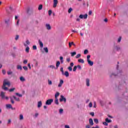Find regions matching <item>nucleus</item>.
Masks as SVG:
<instances>
[{
    "instance_id": "de8ad7c7",
    "label": "nucleus",
    "mask_w": 128,
    "mask_h": 128,
    "mask_svg": "<svg viewBox=\"0 0 128 128\" xmlns=\"http://www.w3.org/2000/svg\"><path fill=\"white\" fill-rule=\"evenodd\" d=\"M76 67L78 68V70H82V66H80V65H78Z\"/></svg>"
},
{
    "instance_id": "6ab92c4d",
    "label": "nucleus",
    "mask_w": 128,
    "mask_h": 128,
    "mask_svg": "<svg viewBox=\"0 0 128 128\" xmlns=\"http://www.w3.org/2000/svg\"><path fill=\"white\" fill-rule=\"evenodd\" d=\"M72 46H76V44L74 42H69V48H72Z\"/></svg>"
},
{
    "instance_id": "8fccbe9b",
    "label": "nucleus",
    "mask_w": 128,
    "mask_h": 128,
    "mask_svg": "<svg viewBox=\"0 0 128 128\" xmlns=\"http://www.w3.org/2000/svg\"><path fill=\"white\" fill-rule=\"evenodd\" d=\"M23 68L24 70H28V67L26 66H23Z\"/></svg>"
},
{
    "instance_id": "603ef678",
    "label": "nucleus",
    "mask_w": 128,
    "mask_h": 128,
    "mask_svg": "<svg viewBox=\"0 0 128 128\" xmlns=\"http://www.w3.org/2000/svg\"><path fill=\"white\" fill-rule=\"evenodd\" d=\"M63 112H64L63 109H60V110H59L60 114H62Z\"/></svg>"
},
{
    "instance_id": "e433bc0d",
    "label": "nucleus",
    "mask_w": 128,
    "mask_h": 128,
    "mask_svg": "<svg viewBox=\"0 0 128 128\" xmlns=\"http://www.w3.org/2000/svg\"><path fill=\"white\" fill-rule=\"evenodd\" d=\"M48 68H56V66L54 65H50L48 66Z\"/></svg>"
},
{
    "instance_id": "f3484780",
    "label": "nucleus",
    "mask_w": 128,
    "mask_h": 128,
    "mask_svg": "<svg viewBox=\"0 0 128 128\" xmlns=\"http://www.w3.org/2000/svg\"><path fill=\"white\" fill-rule=\"evenodd\" d=\"M42 101L38 102V108H40V106H42Z\"/></svg>"
},
{
    "instance_id": "423d86ee",
    "label": "nucleus",
    "mask_w": 128,
    "mask_h": 128,
    "mask_svg": "<svg viewBox=\"0 0 128 128\" xmlns=\"http://www.w3.org/2000/svg\"><path fill=\"white\" fill-rule=\"evenodd\" d=\"M58 0H54V4L53 8H56V6H58Z\"/></svg>"
},
{
    "instance_id": "5fc2aeb1",
    "label": "nucleus",
    "mask_w": 128,
    "mask_h": 128,
    "mask_svg": "<svg viewBox=\"0 0 128 128\" xmlns=\"http://www.w3.org/2000/svg\"><path fill=\"white\" fill-rule=\"evenodd\" d=\"M23 63L26 64H28V60H24Z\"/></svg>"
},
{
    "instance_id": "412c9836",
    "label": "nucleus",
    "mask_w": 128,
    "mask_h": 128,
    "mask_svg": "<svg viewBox=\"0 0 128 128\" xmlns=\"http://www.w3.org/2000/svg\"><path fill=\"white\" fill-rule=\"evenodd\" d=\"M20 82H26V79L24 78V76H20Z\"/></svg>"
},
{
    "instance_id": "6e6d98bb",
    "label": "nucleus",
    "mask_w": 128,
    "mask_h": 128,
    "mask_svg": "<svg viewBox=\"0 0 128 128\" xmlns=\"http://www.w3.org/2000/svg\"><path fill=\"white\" fill-rule=\"evenodd\" d=\"M90 114L91 116H94V112H92L90 113Z\"/></svg>"
},
{
    "instance_id": "e2e57ef3",
    "label": "nucleus",
    "mask_w": 128,
    "mask_h": 128,
    "mask_svg": "<svg viewBox=\"0 0 128 128\" xmlns=\"http://www.w3.org/2000/svg\"><path fill=\"white\" fill-rule=\"evenodd\" d=\"M70 66H71V68H72V66H74V62H71L70 64Z\"/></svg>"
},
{
    "instance_id": "f257e3e1",
    "label": "nucleus",
    "mask_w": 128,
    "mask_h": 128,
    "mask_svg": "<svg viewBox=\"0 0 128 128\" xmlns=\"http://www.w3.org/2000/svg\"><path fill=\"white\" fill-rule=\"evenodd\" d=\"M7 86H10V82L8 80V79L4 80L3 82V86H2V88L4 90H8V88Z\"/></svg>"
},
{
    "instance_id": "3c124183",
    "label": "nucleus",
    "mask_w": 128,
    "mask_h": 128,
    "mask_svg": "<svg viewBox=\"0 0 128 128\" xmlns=\"http://www.w3.org/2000/svg\"><path fill=\"white\" fill-rule=\"evenodd\" d=\"M90 55L87 56V61L90 60Z\"/></svg>"
},
{
    "instance_id": "c9c22d12",
    "label": "nucleus",
    "mask_w": 128,
    "mask_h": 128,
    "mask_svg": "<svg viewBox=\"0 0 128 128\" xmlns=\"http://www.w3.org/2000/svg\"><path fill=\"white\" fill-rule=\"evenodd\" d=\"M60 70L62 72V74H64V68H61Z\"/></svg>"
},
{
    "instance_id": "72a5a7b5",
    "label": "nucleus",
    "mask_w": 128,
    "mask_h": 128,
    "mask_svg": "<svg viewBox=\"0 0 128 128\" xmlns=\"http://www.w3.org/2000/svg\"><path fill=\"white\" fill-rule=\"evenodd\" d=\"M80 56H82V54H78L76 56V58H80Z\"/></svg>"
},
{
    "instance_id": "7c9ffc66",
    "label": "nucleus",
    "mask_w": 128,
    "mask_h": 128,
    "mask_svg": "<svg viewBox=\"0 0 128 128\" xmlns=\"http://www.w3.org/2000/svg\"><path fill=\"white\" fill-rule=\"evenodd\" d=\"M60 60H61V64H64V57L60 56Z\"/></svg>"
},
{
    "instance_id": "5701e85b",
    "label": "nucleus",
    "mask_w": 128,
    "mask_h": 128,
    "mask_svg": "<svg viewBox=\"0 0 128 128\" xmlns=\"http://www.w3.org/2000/svg\"><path fill=\"white\" fill-rule=\"evenodd\" d=\"M78 62H81V64H84V60L83 59H79L78 60Z\"/></svg>"
},
{
    "instance_id": "a18cd8bd",
    "label": "nucleus",
    "mask_w": 128,
    "mask_h": 128,
    "mask_svg": "<svg viewBox=\"0 0 128 128\" xmlns=\"http://www.w3.org/2000/svg\"><path fill=\"white\" fill-rule=\"evenodd\" d=\"M120 40H122V36H120L119 38H118V42H120Z\"/></svg>"
},
{
    "instance_id": "680f3d73",
    "label": "nucleus",
    "mask_w": 128,
    "mask_h": 128,
    "mask_svg": "<svg viewBox=\"0 0 128 128\" xmlns=\"http://www.w3.org/2000/svg\"><path fill=\"white\" fill-rule=\"evenodd\" d=\"M92 14V10L89 11L88 12V15L90 16Z\"/></svg>"
},
{
    "instance_id": "dca6fc26",
    "label": "nucleus",
    "mask_w": 128,
    "mask_h": 128,
    "mask_svg": "<svg viewBox=\"0 0 128 128\" xmlns=\"http://www.w3.org/2000/svg\"><path fill=\"white\" fill-rule=\"evenodd\" d=\"M64 74L66 76V78L70 76V74L68 71H66Z\"/></svg>"
},
{
    "instance_id": "4c0bfd02",
    "label": "nucleus",
    "mask_w": 128,
    "mask_h": 128,
    "mask_svg": "<svg viewBox=\"0 0 128 128\" xmlns=\"http://www.w3.org/2000/svg\"><path fill=\"white\" fill-rule=\"evenodd\" d=\"M88 54V50H84V54Z\"/></svg>"
},
{
    "instance_id": "7ed1b4c3",
    "label": "nucleus",
    "mask_w": 128,
    "mask_h": 128,
    "mask_svg": "<svg viewBox=\"0 0 128 128\" xmlns=\"http://www.w3.org/2000/svg\"><path fill=\"white\" fill-rule=\"evenodd\" d=\"M54 102L53 99H48L46 102V104H48V106H50V104H52V102Z\"/></svg>"
},
{
    "instance_id": "09e8293b",
    "label": "nucleus",
    "mask_w": 128,
    "mask_h": 128,
    "mask_svg": "<svg viewBox=\"0 0 128 128\" xmlns=\"http://www.w3.org/2000/svg\"><path fill=\"white\" fill-rule=\"evenodd\" d=\"M88 106H89V108H92V103L91 102H90V104H88Z\"/></svg>"
},
{
    "instance_id": "9d476101",
    "label": "nucleus",
    "mask_w": 128,
    "mask_h": 128,
    "mask_svg": "<svg viewBox=\"0 0 128 128\" xmlns=\"http://www.w3.org/2000/svg\"><path fill=\"white\" fill-rule=\"evenodd\" d=\"M89 124L91 126H94V120L92 118L89 119Z\"/></svg>"
},
{
    "instance_id": "c03bdc74",
    "label": "nucleus",
    "mask_w": 128,
    "mask_h": 128,
    "mask_svg": "<svg viewBox=\"0 0 128 128\" xmlns=\"http://www.w3.org/2000/svg\"><path fill=\"white\" fill-rule=\"evenodd\" d=\"M68 70L70 72H72V66H69L68 67Z\"/></svg>"
},
{
    "instance_id": "ea45409f",
    "label": "nucleus",
    "mask_w": 128,
    "mask_h": 128,
    "mask_svg": "<svg viewBox=\"0 0 128 128\" xmlns=\"http://www.w3.org/2000/svg\"><path fill=\"white\" fill-rule=\"evenodd\" d=\"M77 68H78V67L76 66H74L73 68V72H76Z\"/></svg>"
},
{
    "instance_id": "1a4fd4ad",
    "label": "nucleus",
    "mask_w": 128,
    "mask_h": 128,
    "mask_svg": "<svg viewBox=\"0 0 128 128\" xmlns=\"http://www.w3.org/2000/svg\"><path fill=\"white\" fill-rule=\"evenodd\" d=\"M46 28L48 30H52V26L50 24H46Z\"/></svg>"
},
{
    "instance_id": "0eeeda50",
    "label": "nucleus",
    "mask_w": 128,
    "mask_h": 128,
    "mask_svg": "<svg viewBox=\"0 0 128 128\" xmlns=\"http://www.w3.org/2000/svg\"><path fill=\"white\" fill-rule=\"evenodd\" d=\"M5 96H6V93H4V92H1L0 94V96L2 98V100H4Z\"/></svg>"
},
{
    "instance_id": "6e6552de",
    "label": "nucleus",
    "mask_w": 128,
    "mask_h": 128,
    "mask_svg": "<svg viewBox=\"0 0 128 128\" xmlns=\"http://www.w3.org/2000/svg\"><path fill=\"white\" fill-rule=\"evenodd\" d=\"M63 84H64V80H60V83L58 84V88H62V86Z\"/></svg>"
},
{
    "instance_id": "bb28decb",
    "label": "nucleus",
    "mask_w": 128,
    "mask_h": 128,
    "mask_svg": "<svg viewBox=\"0 0 128 128\" xmlns=\"http://www.w3.org/2000/svg\"><path fill=\"white\" fill-rule=\"evenodd\" d=\"M48 84L49 86H52V80H50V79L48 80Z\"/></svg>"
},
{
    "instance_id": "58836bf2",
    "label": "nucleus",
    "mask_w": 128,
    "mask_h": 128,
    "mask_svg": "<svg viewBox=\"0 0 128 128\" xmlns=\"http://www.w3.org/2000/svg\"><path fill=\"white\" fill-rule=\"evenodd\" d=\"M14 90H16V88H12L9 90V92H14Z\"/></svg>"
},
{
    "instance_id": "69168bd1",
    "label": "nucleus",
    "mask_w": 128,
    "mask_h": 128,
    "mask_svg": "<svg viewBox=\"0 0 128 128\" xmlns=\"http://www.w3.org/2000/svg\"><path fill=\"white\" fill-rule=\"evenodd\" d=\"M86 128H90V125H86Z\"/></svg>"
},
{
    "instance_id": "c85d7f7f",
    "label": "nucleus",
    "mask_w": 128,
    "mask_h": 128,
    "mask_svg": "<svg viewBox=\"0 0 128 128\" xmlns=\"http://www.w3.org/2000/svg\"><path fill=\"white\" fill-rule=\"evenodd\" d=\"M38 10H42V4H40L38 8Z\"/></svg>"
},
{
    "instance_id": "bf43d9fd",
    "label": "nucleus",
    "mask_w": 128,
    "mask_h": 128,
    "mask_svg": "<svg viewBox=\"0 0 128 128\" xmlns=\"http://www.w3.org/2000/svg\"><path fill=\"white\" fill-rule=\"evenodd\" d=\"M8 74L10 75V74H12V72H7Z\"/></svg>"
},
{
    "instance_id": "13d9d810",
    "label": "nucleus",
    "mask_w": 128,
    "mask_h": 128,
    "mask_svg": "<svg viewBox=\"0 0 128 128\" xmlns=\"http://www.w3.org/2000/svg\"><path fill=\"white\" fill-rule=\"evenodd\" d=\"M2 72L3 74H6V70H2Z\"/></svg>"
},
{
    "instance_id": "20e7f679",
    "label": "nucleus",
    "mask_w": 128,
    "mask_h": 128,
    "mask_svg": "<svg viewBox=\"0 0 128 128\" xmlns=\"http://www.w3.org/2000/svg\"><path fill=\"white\" fill-rule=\"evenodd\" d=\"M79 18L82 19L84 18V20H86V18H88V14H85L84 15L80 14Z\"/></svg>"
},
{
    "instance_id": "f704fd0d",
    "label": "nucleus",
    "mask_w": 128,
    "mask_h": 128,
    "mask_svg": "<svg viewBox=\"0 0 128 128\" xmlns=\"http://www.w3.org/2000/svg\"><path fill=\"white\" fill-rule=\"evenodd\" d=\"M44 52H46V53L48 52V48H44Z\"/></svg>"
},
{
    "instance_id": "f03ea898",
    "label": "nucleus",
    "mask_w": 128,
    "mask_h": 128,
    "mask_svg": "<svg viewBox=\"0 0 128 128\" xmlns=\"http://www.w3.org/2000/svg\"><path fill=\"white\" fill-rule=\"evenodd\" d=\"M12 98H14V100H16V102H20V98H18L14 96H10V98L11 103L12 104H14V99Z\"/></svg>"
},
{
    "instance_id": "a211bd4d",
    "label": "nucleus",
    "mask_w": 128,
    "mask_h": 128,
    "mask_svg": "<svg viewBox=\"0 0 128 128\" xmlns=\"http://www.w3.org/2000/svg\"><path fill=\"white\" fill-rule=\"evenodd\" d=\"M19 120H24V115L22 114L20 115Z\"/></svg>"
},
{
    "instance_id": "cd10ccee",
    "label": "nucleus",
    "mask_w": 128,
    "mask_h": 128,
    "mask_svg": "<svg viewBox=\"0 0 128 128\" xmlns=\"http://www.w3.org/2000/svg\"><path fill=\"white\" fill-rule=\"evenodd\" d=\"M26 52L28 53L30 52V48L28 46H26Z\"/></svg>"
},
{
    "instance_id": "052dcab7",
    "label": "nucleus",
    "mask_w": 128,
    "mask_h": 128,
    "mask_svg": "<svg viewBox=\"0 0 128 128\" xmlns=\"http://www.w3.org/2000/svg\"><path fill=\"white\" fill-rule=\"evenodd\" d=\"M10 122H12V120L10 119H9L8 120V124H10Z\"/></svg>"
},
{
    "instance_id": "4468645a",
    "label": "nucleus",
    "mask_w": 128,
    "mask_h": 128,
    "mask_svg": "<svg viewBox=\"0 0 128 128\" xmlns=\"http://www.w3.org/2000/svg\"><path fill=\"white\" fill-rule=\"evenodd\" d=\"M86 84L87 86H90V79L88 78L86 79Z\"/></svg>"
},
{
    "instance_id": "774afa93",
    "label": "nucleus",
    "mask_w": 128,
    "mask_h": 128,
    "mask_svg": "<svg viewBox=\"0 0 128 128\" xmlns=\"http://www.w3.org/2000/svg\"><path fill=\"white\" fill-rule=\"evenodd\" d=\"M92 128H100V126H96L95 127H92Z\"/></svg>"
},
{
    "instance_id": "4be33fe9",
    "label": "nucleus",
    "mask_w": 128,
    "mask_h": 128,
    "mask_svg": "<svg viewBox=\"0 0 128 128\" xmlns=\"http://www.w3.org/2000/svg\"><path fill=\"white\" fill-rule=\"evenodd\" d=\"M17 69L18 70H22V66L20 65H18L17 66Z\"/></svg>"
},
{
    "instance_id": "0e129e2a",
    "label": "nucleus",
    "mask_w": 128,
    "mask_h": 128,
    "mask_svg": "<svg viewBox=\"0 0 128 128\" xmlns=\"http://www.w3.org/2000/svg\"><path fill=\"white\" fill-rule=\"evenodd\" d=\"M33 50H36V46H33Z\"/></svg>"
},
{
    "instance_id": "a19ab883",
    "label": "nucleus",
    "mask_w": 128,
    "mask_h": 128,
    "mask_svg": "<svg viewBox=\"0 0 128 128\" xmlns=\"http://www.w3.org/2000/svg\"><path fill=\"white\" fill-rule=\"evenodd\" d=\"M72 8H70L68 10V12L69 14H70L72 12Z\"/></svg>"
},
{
    "instance_id": "39448f33",
    "label": "nucleus",
    "mask_w": 128,
    "mask_h": 128,
    "mask_svg": "<svg viewBox=\"0 0 128 128\" xmlns=\"http://www.w3.org/2000/svg\"><path fill=\"white\" fill-rule=\"evenodd\" d=\"M60 102H66V99L64 96L62 95L60 99Z\"/></svg>"
},
{
    "instance_id": "b1692460",
    "label": "nucleus",
    "mask_w": 128,
    "mask_h": 128,
    "mask_svg": "<svg viewBox=\"0 0 128 128\" xmlns=\"http://www.w3.org/2000/svg\"><path fill=\"white\" fill-rule=\"evenodd\" d=\"M15 94L18 96H19L20 98H22V94H20L18 92L15 93Z\"/></svg>"
},
{
    "instance_id": "473e14b6",
    "label": "nucleus",
    "mask_w": 128,
    "mask_h": 128,
    "mask_svg": "<svg viewBox=\"0 0 128 128\" xmlns=\"http://www.w3.org/2000/svg\"><path fill=\"white\" fill-rule=\"evenodd\" d=\"M106 122H108V123H110V122H112V120H108V118H106V120H105Z\"/></svg>"
},
{
    "instance_id": "f8f14e48",
    "label": "nucleus",
    "mask_w": 128,
    "mask_h": 128,
    "mask_svg": "<svg viewBox=\"0 0 128 128\" xmlns=\"http://www.w3.org/2000/svg\"><path fill=\"white\" fill-rule=\"evenodd\" d=\"M26 43L24 44V46H28V44L30 45V40H26Z\"/></svg>"
},
{
    "instance_id": "49530a36",
    "label": "nucleus",
    "mask_w": 128,
    "mask_h": 128,
    "mask_svg": "<svg viewBox=\"0 0 128 128\" xmlns=\"http://www.w3.org/2000/svg\"><path fill=\"white\" fill-rule=\"evenodd\" d=\"M103 124H104V126H108V122H106V121L105 122H103Z\"/></svg>"
},
{
    "instance_id": "338daca9",
    "label": "nucleus",
    "mask_w": 128,
    "mask_h": 128,
    "mask_svg": "<svg viewBox=\"0 0 128 128\" xmlns=\"http://www.w3.org/2000/svg\"><path fill=\"white\" fill-rule=\"evenodd\" d=\"M65 128H70V126L68 125H66L65 126Z\"/></svg>"
},
{
    "instance_id": "393cba45",
    "label": "nucleus",
    "mask_w": 128,
    "mask_h": 128,
    "mask_svg": "<svg viewBox=\"0 0 128 128\" xmlns=\"http://www.w3.org/2000/svg\"><path fill=\"white\" fill-rule=\"evenodd\" d=\"M60 96V92H56L55 94V98H58V97Z\"/></svg>"
},
{
    "instance_id": "864d4df0",
    "label": "nucleus",
    "mask_w": 128,
    "mask_h": 128,
    "mask_svg": "<svg viewBox=\"0 0 128 128\" xmlns=\"http://www.w3.org/2000/svg\"><path fill=\"white\" fill-rule=\"evenodd\" d=\"M18 38H20V36H18V35H16V38H15V40H18Z\"/></svg>"
},
{
    "instance_id": "c756f323",
    "label": "nucleus",
    "mask_w": 128,
    "mask_h": 128,
    "mask_svg": "<svg viewBox=\"0 0 128 128\" xmlns=\"http://www.w3.org/2000/svg\"><path fill=\"white\" fill-rule=\"evenodd\" d=\"M71 56H76V52H71Z\"/></svg>"
},
{
    "instance_id": "ddd939ff",
    "label": "nucleus",
    "mask_w": 128,
    "mask_h": 128,
    "mask_svg": "<svg viewBox=\"0 0 128 128\" xmlns=\"http://www.w3.org/2000/svg\"><path fill=\"white\" fill-rule=\"evenodd\" d=\"M38 44H39L40 48H43L44 47V44L42 43V42L40 40H38Z\"/></svg>"
},
{
    "instance_id": "9b49d317",
    "label": "nucleus",
    "mask_w": 128,
    "mask_h": 128,
    "mask_svg": "<svg viewBox=\"0 0 128 128\" xmlns=\"http://www.w3.org/2000/svg\"><path fill=\"white\" fill-rule=\"evenodd\" d=\"M87 62L88 64H90V66H94V62L92 61H91L90 60H88Z\"/></svg>"
},
{
    "instance_id": "2eb2a0df",
    "label": "nucleus",
    "mask_w": 128,
    "mask_h": 128,
    "mask_svg": "<svg viewBox=\"0 0 128 128\" xmlns=\"http://www.w3.org/2000/svg\"><path fill=\"white\" fill-rule=\"evenodd\" d=\"M6 108H12V104H6Z\"/></svg>"
},
{
    "instance_id": "aec40b11",
    "label": "nucleus",
    "mask_w": 128,
    "mask_h": 128,
    "mask_svg": "<svg viewBox=\"0 0 128 128\" xmlns=\"http://www.w3.org/2000/svg\"><path fill=\"white\" fill-rule=\"evenodd\" d=\"M60 61H57L56 64V68H58V66H60Z\"/></svg>"
},
{
    "instance_id": "79ce46f5",
    "label": "nucleus",
    "mask_w": 128,
    "mask_h": 128,
    "mask_svg": "<svg viewBox=\"0 0 128 128\" xmlns=\"http://www.w3.org/2000/svg\"><path fill=\"white\" fill-rule=\"evenodd\" d=\"M66 60L67 62H70V58H66Z\"/></svg>"
},
{
    "instance_id": "a878e982",
    "label": "nucleus",
    "mask_w": 128,
    "mask_h": 128,
    "mask_svg": "<svg viewBox=\"0 0 128 128\" xmlns=\"http://www.w3.org/2000/svg\"><path fill=\"white\" fill-rule=\"evenodd\" d=\"M54 103L56 104H58V98H55Z\"/></svg>"
},
{
    "instance_id": "4d7b16f0",
    "label": "nucleus",
    "mask_w": 128,
    "mask_h": 128,
    "mask_svg": "<svg viewBox=\"0 0 128 128\" xmlns=\"http://www.w3.org/2000/svg\"><path fill=\"white\" fill-rule=\"evenodd\" d=\"M38 113H36L34 114L35 118H38Z\"/></svg>"
},
{
    "instance_id": "37998d69",
    "label": "nucleus",
    "mask_w": 128,
    "mask_h": 128,
    "mask_svg": "<svg viewBox=\"0 0 128 128\" xmlns=\"http://www.w3.org/2000/svg\"><path fill=\"white\" fill-rule=\"evenodd\" d=\"M52 12V10H49L48 12V15L51 16Z\"/></svg>"
},
{
    "instance_id": "2f4dec72",
    "label": "nucleus",
    "mask_w": 128,
    "mask_h": 128,
    "mask_svg": "<svg viewBox=\"0 0 128 128\" xmlns=\"http://www.w3.org/2000/svg\"><path fill=\"white\" fill-rule=\"evenodd\" d=\"M94 122H95V124H98V120L97 118H94Z\"/></svg>"
}]
</instances>
